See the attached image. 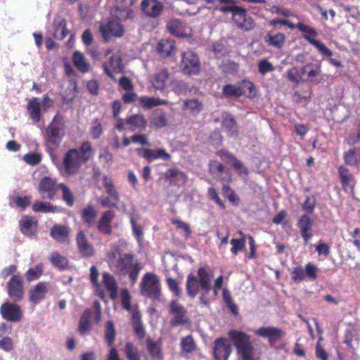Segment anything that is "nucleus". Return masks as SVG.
Wrapping results in <instances>:
<instances>
[{
  "label": "nucleus",
  "mask_w": 360,
  "mask_h": 360,
  "mask_svg": "<svg viewBox=\"0 0 360 360\" xmlns=\"http://www.w3.org/2000/svg\"><path fill=\"white\" fill-rule=\"evenodd\" d=\"M213 274L208 267H200L197 276L189 274L186 278V292L190 297L194 298L199 292L200 288L208 292L212 290Z\"/></svg>",
  "instance_id": "f257e3e1"
},
{
  "label": "nucleus",
  "mask_w": 360,
  "mask_h": 360,
  "mask_svg": "<svg viewBox=\"0 0 360 360\" xmlns=\"http://www.w3.org/2000/svg\"><path fill=\"white\" fill-rule=\"evenodd\" d=\"M134 255L131 253H125L120 255L117 260L110 268L122 276L128 275L131 285L136 283L142 266L139 262H133Z\"/></svg>",
  "instance_id": "f03ea898"
},
{
  "label": "nucleus",
  "mask_w": 360,
  "mask_h": 360,
  "mask_svg": "<svg viewBox=\"0 0 360 360\" xmlns=\"http://www.w3.org/2000/svg\"><path fill=\"white\" fill-rule=\"evenodd\" d=\"M229 335L240 360H255V348L248 334L233 330L229 331Z\"/></svg>",
  "instance_id": "7ed1b4c3"
},
{
  "label": "nucleus",
  "mask_w": 360,
  "mask_h": 360,
  "mask_svg": "<svg viewBox=\"0 0 360 360\" xmlns=\"http://www.w3.org/2000/svg\"><path fill=\"white\" fill-rule=\"evenodd\" d=\"M140 290L146 297L159 300L161 295V285L158 276L151 272L144 274L140 283Z\"/></svg>",
  "instance_id": "20e7f679"
},
{
  "label": "nucleus",
  "mask_w": 360,
  "mask_h": 360,
  "mask_svg": "<svg viewBox=\"0 0 360 360\" xmlns=\"http://www.w3.org/2000/svg\"><path fill=\"white\" fill-rule=\"evenodd\" d=\"M182 72L187 75H197L200 73L201 64L198 55L191 51L181 53L180 65Z\"/></svg>",
  "instance_id": "39448f33"
},
{
  "label": "nucleus",
  "mask_w": 360,
  "mask_h": 360,
  "mask_svg": "<svg viewBox=\"0 0 360 360\" xmlns=\"http://www.w3.org/2000/svg\"><path fill=\"white\" fill-rule=\"evenodd\" d=\"M65 134L63 123L53 120L46 131L45 139L47 145L51 148H56Z\"/></svg>",
  "instance_id": "423d86ee"
},
{
  "label": "nucleus",
  "mask_w": 360,
  "mask_h": 360,
  "mask_svg": "<svg viewBox=\"0 0 360 360\" xmlns=\"http://www.w3.org/2000/svg\"><path fill=\"white\" fill-rule=\"evenodd\" d=\"M169 313L171 315L169 323L172 327L183 326L188 323L187 309L183 305L179 304L177 301L172 300L170 302Z\"/></svg>",
  "instance_id": "0eeeda50"
},
{
  "label": "nucleus",
  "mask_w": 360,
  "mask_h": 360,
  "mask_svg": "<svg viewBox=\"0 0 360 360\" xmlns=\"http://www.w3.org/2000/svg\"><path fill=\"white\" fill-rule=\"evenodd\" d=\"M84 163L79 157L77 148H72L67 151L63 158V165L65 172L70 175L77 173L82 164Z\"/></svg>",
  "instance_id": "6e6552de"
},
{
  "label": "nucleus",
  "mask_w": 360,
  "mask_h": 360,
  "mask_svg": "<svg viewBox=\"0 0 360 360\" xmlns=\"http://www.w3.org/2000/svg\"><path fill=\"white\" fill-rule=\"evenodd\" d=\"M99 31L105 41H108L111 36L120 37L124 33L122 25L115 20H109L107 23H101Z\"/></svg>",
  "instance_id": "1a4fd4ad"
},
{
  "label": "nucleus",
  "mask_w": 360,
  "mask_h": 360,
  "mask_svg": "<svg viewBox=\"0 0 360 360\" xmlns=\"http://www.w3.org/2000/svg\"><path fill=\"white\" fill-rule=\"evenodd\" d=\"M140 9L145 15L157 18L162 14L164 5L158 0H141Z\"/></svg>",
  "instance_id": "9d476101"
},
{
  "label": "nucleus",
  "mask_w": 360,
  "mask_h": 360,
  "mask_svg": "<svg viewBox=\"0 0 360 360\" xmlns=\"http://www.w3.org/2000/svg\"><path fill=\"white\" fill-rule=\"evenodd\" d=\"M7 291L9 297L14 301H20L23 298L24 288L21 277L15 275L7 283Z\"/></svg>",
  "instance_id": "9b49d317"
},
{
  "label": "nucleus",
  "mask_w": 360,
  "mask_h": 360,
  "mask_svg": "<svg viewBox=\"0 0 360 360\" xmlns=\"http://www.w3.org/2000/svg\"><path fill=\"white\" fill-rule=\"evenodd\" d=\"M313 225L314 220L307 214L300 216L297 220L296 226L300 229V235L305 244L312 238Z\"/></svg>",
  "instance_id": "f8f14e48"
},
{
  "label": "nucleus",
  "mask_w": 360,
  "mask_h": 360,
  "mask_svg": "<svg viewBox=\"0 0 360 360\" xmlns=\"http://www.w3.org/2000/svg\"><path fill=\"white\" fill-rule=\"evenodd\" d=\"M231 351V346L226 339L220 338L214 340L213 355L215 360H228Z\"/></svg>",
  "instance_id": "ddd939ff"
},
{
  "label": "nucleus",
  "mask_w": 360,
  "mask_h": 360,
  "mask_svg": "<svg viewBox=\"0 0 360 360\" xmlns=\"http://www.w3.org/2000/svg\"><path fill=\"white\" fill-rule=\"evenodd\" d=\"M232 20L236 25L241 20H245V23L240 25V29L245 32L252 30L255 25L252 18L248 14L247 10L240 6H238L233 13Z\"/></svg>",
  "instance_id": "4468645a"
},
{
  "label": "nucleus",
  "mask_w": 360,
  "mask_h": 360,
  "mask_svg": "<svg viewBox=\"0 0 360 360\" xmlns=\"http://www.w3.org/2000/svg\"><path fill=\"white\" fill-rule=\"evenodd\" d=\"M58 188V185L56 184V181L50 177L46 176L41 180L38 191L43 198L52 200Z\"/></svg>",
  "instance_id": "2eb2a0df"
},
{
  "label": "nucleus",
  "mask_w": 360,
  "mask_h": 360,
  "mask_svg": "<svg viewBox=\"0 0 360 360\" xmlns=\"http://www.w3.org/2000/svg\"><path fill=\"white\" fill-rule=\"evenodd\" d=\"M137 153L146 159L148 162H152L157 159L163 160H169L171 155L166 151L165 148L150 149L145 148H139L136 150Z\"/></svg>",
  "instance_id": "dca6fc26"
},
{
  "label": "nucleus",
  "mask_w": 360,
  "mask_h": 360,
  "mask_svg": "<svg viewBox=\"0 0 360 360\" xmlns=\"http://www.w3.org/2000/svg\"><path fill=\"white\" fill-rule=\"evenodd\" d=\"M2 317L8 321L17 322L22 318L20 307L13 303L5 302L0 307Z\"/></svg>",
  "instance_id": "f3484780"
},
{
  "label": "nucleus",
  "mask_w": 360,
  "mask_h": 360,
  "mask_svg": "<svg viewBox=\"0 0 360 360\" xmlns=\"http://www.w3.org/2000/svg\"><path fill=\"white\" fill-rule=\"evenodd\" d=\"M77 246L79 252L84 257H91L94 255V246L89 242L86 234L83 231H79L76 236Z\"/></svg>",
  "instance_id": "a211bd4d"
},
{
  "label": "nucleus",
  "mask_w": 360,
  "mask_h": 360,
  "mask_svg": "<svg viewBox=\"0 0 360 360\" xmlns=\"http://www.w3.org/2000/svg\"><path fill=\"white\" fill-rule=\"evenodd\" d=\"M115 216V212L110 210L102 213L101 217L97 222V229L101 233L105 235H110L112 233V221Z\"/></svg>",
  "instance_id": "6ab92c4d"
},
{
  "label": "nucleus",
  "mask_w": 360,
  "mask_h": 360,
  "mask_svg": "<svg viewBox=\"0 0 360 360\" xmlns=\"http://www.w3.org/2000/svg\"><path fill=\"white\" fill-rule=\"evenodd\" d=\"M255 333L260 337L268 338L269 341H278L285 335L283 330L274 326L261 327L255 330Z\"/></svg>",
  "instance_id": "aec40b11"
},
{
  "label": "nucleus",
  "mask_w": 360,
  "mask_h": 360,
  "mask_svg": "<svg viewBox=\"0 0 360 360\" xmlns=\"http://www.w3.org/2000/svg\"><path fill=\"white\" fill-rule=\"evenodd\" d=\"M103 68L106 75L113 80H116L110 70L112 68L115 72H122L124 67L122 59L119 55L114 54L110 56L108 63H103Z\"/></svg>",
  "instance_id": "412c9836"
},
{
  "label": "nucleus",
  "mask_w": 360,
  "mask_h": 360,
  "mask_svg": "<svg viewBox=\"0 0 360 360\" xmlns=\"http://www.w3.org/2000/svg\"><path fill=\"white\" fill-rule=\"evenodd\" d=\"M167 29L176 37H186L188 34L189 27L179 19H172L167 23Z\"/></svg>",
  "instance_id": "4be33fe9"
},
{
  "label": "nucleus",
  "mask_w": 360,
  "mask_h": 360,
  "mask_svg": "<svg viewBox=\"0 0 360 360\" xmlns=\"http://www.w3.org/2000/svg\"><path fill=\"white\" fill-rule=\"evenodd\" d=\"M47 292L46 283L39 282L29 290L30 301L34 304L39 303L45 298Z\"/></svg>",
  "instance_id": "5701e85b"
},
{
  "label": "nucleus",
  "mask_w": 360,
  "mask_h": 360,
  "mask_svg": "<svg viewBox=\"0 0 360 360\" xmlns=\"http://www.w3.org/2000/svg\"><path fill=\"white\" fill-rule=\"evenodd\" d=\"M164 176L171 184L175 186H182L187 181L186 175L177 168H170L167 169Z\"/></svg>",
  "instance_id": "b1692460"
},
{
  "label": "nucleus",
  "mask_w": 360,
  "mask_h": 360,
  "mask_svg": "<svg viewBox=\"0 0 360 360\" xmlns=\"http://www.w3.org/2000/svg\"><path fill=\"white\" fill-rule=\"evenodd\" d=\"M124 122L129 126V129L131 131L136 130L143 131L147 127V121L144 115L141 114H135L128 117Z\"/></svg>",
  "instance_id": "393cba45"
},
{
  "label": "nucleus",
  "mask_w": 360,
  "mask_h": 360,
  "mask_svg": "<svg viewBox=\"0 0 360 360\" xmlns=\"http://www.w3.org/2000/svg\"><path fill=\"white\" fill-rule=\"evenodd\" d=\"M285 35L276 31L269 32L265 37V42L270 46L281 49L285 42Z\"/></svg>",
  "instance_id": "a878e982"
},
{
  "label": "nucleus",
  "mask_w": 360,
  "mask_h": 360,
  "mask_svg": "<svg viewBox=\"0 0 360 360\" xmlns=\"http://www.w3.org/2000/svg\"><path fill=\"white\" fill-rule=\"evenodd\" d=\"M53 32L52 37L58 40H63L68 34L66 20L61 18H55L53 22Z\"/></svg>",
  "instance_id": "bb28decb"
},
{
  "label": "nucleus",
  "mask_w": 360,
  "mask_h": 360,
  "mask_svg": "<svg viewBox=\"0 0 360 360\" xmlns=\"http://www.w3.org/2000/svg\"><path fill=\"white\" fill-rule=\"evenodd\" d=\"M176 50L174 41L169 39H161L157 45V51L162 57L171 56Z\"/></svg>",
  "instance_id": "cd10ccee"
},
{
  "label": "nucleus",
  "mask_w": 360,
  "mask_h": 360,
  "mask_svg": "<svg viewBox=\"0 0 360 360\" xmlns=\"http://www.w3.org/2000/svg\"><path fill=\"white\" fill-rule=\"evenodd\" d=\"M338 172L343 189L346 191L352 189L354 186V176L349 169L341 165L338 167Z\"/></svg>",
  "instance_id": "c85d7f7f"
},
{
  "label": "nucleus",
  "mask_w": 360,
  "mask_h": 360,
  "mask_svg": "<svg viewBox=\"0 0 360 360\" xmlns=\"http://www.w3.org/2000/svg\"><path fill=\"white\" fill-rule=\"evenodd\" d=\"M222 128L229 136L236 137L238 135V127L234 117L228 113L223 115Z\"/></svg>",
  "instance_id": "c756f323"
},
{
  "label": "nucleus",
  "mask_w": 360,
  "mask_h": 360,
  "mask_svg": "<svg viewBox=\"0 0 360 360\" xmlns=\"http://www.w3.org/2000/svg\"><path fill=\"white\" fill-rule=\"evenodd\" d=\"M102 282L108 291H109L110 298L112 300L116 299L117 297V285L113 276L108 272H103Z\"/></svg>",
  "instance_id": "7c9ffc66"
},
{
  "label": "nucleus",
  "mask_w": 360,
  "mask_h": 360,
  "mask_svg": "<svg viewBox=\"0 0 360 360\" xmlns=\"http://www.w3.org/2000/svg\"><path fill=\"white\" fill-rule=\"evenodd\" d=\"M97 211L91 205L85 207L81 213L82 221L86 224L88 228L93 227L96 223Z\"/></svg>",
  "instance_id": "2f4dec72"
},
{
  "label": "nucleus",
  "mask_w": 360,
  "mask_h": 360,
  "mask_svg": "<svg viewBox=\"0 0 360 360\" xmlns=\"http://www.w3.org/2000/svg\"><path fill=\"white\" fill-rule=\"evenodd\" d=\"M72 62L75 68L82 73L88 72L91 69V65L87 62L86 57L79 51L74 52Z\"/></svg>",
  "instance_id": "473e14b6"
},
{
  "label": "nucleus",
  "mask_w": 360,
  "mask_h": 360,
  "mask_svg": "<svg viewBox=\"0 0 360 360\" xmlns=\"http://www.w3.org/2000/svg\"><path fill=\"white\" fill-rule=\"evenodd\" d=\"M27 109L30 118L34 122H38L41 118V103L37 98H31L27 105Z\"/></svg>",
  "instance_id": "72a5a7b5"
},
{
  "label": "nucleus",
  "mask_w": 360,
  "mask_h": 360,
  "mask_svg": "<svg viewBox=\"0 0 360 360\" xmlns=\"http://www.w3.org/2000/svg\"><path fill=\"white\" fill-rule=\"evenodd\" d=\"M182 109L193 115H198L203 109L202 103L198 98H188L184 101Z\"/></svg>",
  "instance_id": "f704fd0d"
},
{
  "label": "nucleus",
  "mask_w": 360,
  "mask_h": 360,
  "mask_svg": "<svg viewBox=\"0 0 360 360\" xmlns=\"http://www.w3.org/2000/svg\"><path fill=\"white\" fill-rule=\"evenodd\" d=\"M169 73L167 69L163 68L160 70L154 75V77L152 80L153 86L156 89H164L169 79Z\"/></svg>",
  "instance_id": "c9c22d12"
},
{
  "label": "nucleus",
  "mask_w": 360,
  "mask_h": 360,
  "mask_svg": "<svg viewBox=\"0 0 360 360\" xmlns=\"http://www.w3.org/2000/svg\"><path fill=\"white\" fill-rule=\"evenodd\" d=\"M20 230L27 236L34 235L37 230V223L34 219L25 217L20 221Z\"/></svg>",
  "instance_id": "e433bc0d"
},
{
  "label": "nucleus",
  "mask_w": 360,
  "mask_h": 360,
  "mask_svg": "<svg viewBox=\"0 0 360 360\" xmlns=\"http://www.w3.org/2000/svg\"><path fill=\"white\" fill-rule=\"evenodd\" d=\"M343 157L347 165L355 166L360 163V151L357 148L354 147L345 152Z\"/></svg>",
  "instance_id": "4c0bfd02"
},
{
  "label": "nucleus",
  "mask_w": 360,
  "mask_h": 360,
  "mask_svg": "<svg viewBox=\"0 0 360 360\" xmlns=\"http://www.w3.org/2000/svg\"><path fill=\"white\" fill-rule=\"evenodd\" d=\"M139 103L143 108L150 109L155 106L166 105L168 101L158 97L141 96Z\"/></svg>",
  "instance_id": "58836bf2"
},
{
  "label": "nucleus",
  "mask_w": 360,
  "mask_h": 360,
  "mask_svg": "<svg viewBox=\"0 0 360 360\" xmlns=\"http://www.w3.org/2000/svg\"><path fill=\"white\" fill-rule=\"evenodd\" d=\"M68 227L64 225H54L50 232V235L56 240L64 241L68 236Z\"/></svg>",
  "instance_id": "ea45409f"
},
{
  "label": "nucleus",
  "mask_w": 360,
  "mask_h": 360,
  "mask_svg": "<svg viewBox=\"0 0 360 360\" xmlns=\"http://www.w3.org/2000/svg\"><path fill=\"white\" fill-rule=\"evenodd\" d=\"M241 96H244L247 98H253L256 95V89L254 84L249 80H243L238 82Z\"/></svg>",
  "instance_id": "a19ab883"
},
{
  "label": "nucleus",
  "mask_w": 360,
  "mask_h": 360,
  "mask_svg": "<svg viewBox=\"0 0 360 360\" xmlns=\"http://www.w3.org/2000/svg\"><path fill=\"white\" fill-rule=\"evenodd\" d=\"M166 112L162 109L155 110L151 116V123L156 127H164L167 124Z\"/></svg>",
  "instance_id": "79ce46f5"
},
{
  "label": "nucleus",
  "mask_w": 360,
  "mask_h": 360,
  "mask_svg": "<svg viewBox=\"0 0 360 360\" xmlns=\"http://www.w3.org/2000/svg\"><path fill=\"white\" fill-rule=\"evenodd\" d=\"M79 157L84 162H87L94 155V150L91 143L86 141L82 143L79 148L77 149Z\"/></svg>",
  "instance_id": "37998d69"
},
{
  "label": "nucleus",
  "mask_w": 360,
  "mask_h": 360,
  "mask_svg": "<svg viewBox=\"0 0 360 360\" xmlns=\"http://www.w3.org/2000/svg\"><path fill=\"white\" fill-rule=\"evenodd\" d=\"M103 184L105 188L106 193H108L109 196L115 202H119L120 195L116 188L115 187V185L112 179L105 176L103 178Z\"/></svg>",
  "instance_id": "c03bdc74"
},
{
  "label": "nucleus",
  "mask_w": 360,
  "mask_h": 360,
  "mask_svg": "<svg viewBox=\"0 0 360 360\" xmlns=\"http://www.w3.org/2000/svg\"><path fill=\"white\" fill-rule=\"evenodd\" d=\"M181 353L189 354L196 349V344L192 335H189L181 338L180 342Z\"/></svg>",
  "instance_id": "a18cd8bd"
},
{
  "label": "nucleus",
  "mask_w": 360,
  "mask_h": 360,
  "mask_svg": "<svg viewBox=\"0 0 360 360\" xmlns=\"http://www.w3.org/2000/svg\"><path fill=\"white\" fill-rule=\"evenodd\" d=\"M58 188L61 191L62 198L69 207H72L75 204V197L73 192L65 184H59Z\"/></svg>",
  "instance_id": "49530a36"
},
{
  "label": "nucleus",
  "mask_w": 360,
  "mask_h": 360,
  "mask_svg": "<svg viewBox=\"0 0 360 360\" xmlns=\"http://www.w3.org/2000/svg\"><path fill=\"white\" fill-rule=\"evenodd\" d=\"M34 212H40L44 213L56 212L58 210L57 206L53 205L49 202L36 201L32 205Z\"/></svg>",
  "instance_id": "de8ad7c7"
},
{
  "label": "nucleus",
  "mask_w": 360,
  "mask_h": 360,
  "mask_svg": "<svg viewBox=\"0 0 360 360\" xmlns=\"http://www.w3.org/2000/svg\"><path fill=\"white\" fill-rule=\"evenodd\" d=\"M124 352L128 360H141V354L138 348L131 342L125 345Z\"/></svg>",
  "instance_id": "09e8293b"
},
{
  "label": "nucleus",
  "mask_w": 360,
  "mask_h": 360,
  "mask_svg": "<svg viewBox=\"0 0 360 360\" xmlns=\"http://www.w3.org/2000/svg\"><path fill=\"white\" fill-rule=\"evenodd\" d=\"M306 40L314 46H315L321 55L328 57L333 55L332 51L328 49L326 46L321 41L311 38L309 36L306 37Z\"/></svg>",
  "instance_id": "8fccbe9b"
},
{
  "label": "nucleus",
  "mask_w": 360,
  "mask_h": 360,
  "mask_svg": "<svg viewBox=\"0 0 360 360\" xmlns=\"http://www.w3.org/2000/svg\"><path fill=\"white\" fill-rule=\"evenodd\" d=\"M120 255H122L120 247L117 244H112L107 252V259L110 267L115 264Z\"/></svg>",
  "instance_id": "3c124183"
},
{
  "label": "nucleus",
  "mask_w": 360,
  "mask_h": 360,
  "mask_svg": "<svg viewBox=\"0 0 360 360\" xmlns=\"http://www.w3.org/2000/svg\"><path fill=\"white\" fill-rule=\"evenodd\" d=\"M316 199L314 195H309L306 197L305 200L302 205V209L309 215L314 213L316 205Z\"/></svg>",
  "instance_id": "603ef678"
},
{
  "label": "nucleus",
  "mask_w": 360,
  "mask_h": 360,
  "mask_svg": "<svg viewBox=\"0 0 360 360\" xmlns=\"http://www.w3.org/2000/svg\"><path fill=\"white\" fill-rule=\"evenodd\" d=\"M51 262L53 265L58 267L60 270H64L68 267V259L60 255L58 252H53L51 256Z\"/></svg>",
  "instance_id": "864d4df0"
},
{
  "label": "nucleus",
  "mask_w": 360,
  "mask_h": 360,
  "mask_svg": "<svg viewBox=\"0 0 360 360\" xmlns=\"http://www.w3.org/2000/svg\"><path fill=\"white\" fill-rule=\"evenodd\" d=\"M222 93L226 97L238 98L241 96V92L239 89L238 83L236 84H228L224 85L222 89Z\"/></svg>",
  "instance_id": "5fc2aeb1"
},
{
  "label": "nucleus",
  "mask_w": 360,
  "mask_h": 360,
  "mask_svg": "<svg viewBox=\"0 0 360 360\" xmlns=\"http://www.w3.org/2000/svg\"><path fill=\"white\" fill-rule=\"evenodd\" d=\"M92 316V311L90 309H86L83 313L80 321L79 329V331L82 333H84L90 328V320Z\"/></svg>",
  "instance_id": "6e6d98bb"
},
{
  "label": "nucleus",
  "mask_w": 360,
  "mask_h": 360,
  "mask_svg": "<svg viewBox=\"0 0 360 360\" xmlns=\"http://www.w3.org/2000/svg\"><path fill=\"white\" fill-rule=\"evenodd\" d=\"M115 338V329L112 321L106 323L105 329V339L109 346L112 345Z\"/></svg>",
  "instance_id": "4d7b16f0"
},
{
  "label": "nucleus",
  "mask_w": 360,
  "mask_h": 360,
  "mask_svg": "<svg viewBox=\"0 0 360 360\" xmlns=\"http://www.w3.org/2000/svg\"><path fill=\"white\" fill-rule=\"evenodd\" d=\"M307 81L312 82L314 79L316 77L321 73V63H307Z\"/></svg>",
  "instance_id": "13d9d810"
},
{
  "label": "nucleus",
  "mask_w": 360,
  "mask_h": 360,
  "mask_svg": "<svg viewBox=\"0 0 360 360\" xmlns=\"http://www.w3.org/2000/svg\"><path fill=\"white\" fill-rule=\"evenodd\" d=\"M103 133V128L98 119H94L89 128V134L93 139H98Z\"/></svg>",
  "instance_id": "bf43d9fd"
},
{
  "label": "nucleus",
  "mask_w": 360,
  "mask_h": 360,
  "mask_svg": "<svg viewBox=\"0 0 360 360\" xmlns=\"http://www.w3.org/2000/svg\"><path fill=\"white\" fill-rule=\"evenodd\" d=\"M147 347L153 358L158 359H162V354L161 353L160 347L158 343L151 340H148Z\"/></svg>",
  "instance_id": "052dcab7"
},
{
  "label": "nucleus",
  "mask_w": 360,
  "mask_h": 360,
  "mask_svg": "<svg viewBox=\"0 0 360 360\" xmlns=\"http://www.w3.org/2000/svg\"><path fill=\"white\" fill-rule=\"evenodd\" d=\"M43 269L41 266L37 265L34 268L29 269L26 274V278L28 281H32L39 278L42 274Z\"/></svg>",
  "instance_id": "680f3d73"
},
{
  "label": "nucleus",
  "mask_w": 360,
  "mask_h": 360,
  "mask_svg": "<svg viewBox=\"0 0 360 360\" xmlns=\"http://www.w3.org/2000/svg\"><path fill=\"white\" fill-rule=\"evenodd\" d=\"M167 284L169 289L174 293L176 297H180L182 295V290L179 287V283L174 278H167Z\"/></svg>",
  "instance_id": "e2e57ef3"
},
{
  "label": "nucleus",
  "mask_w": 360,
  "mask_h": 360,
  "mask_svg": "<svg viewBox=\"0 0 360 360\" xmlns=\"http://www.w3.org/2000/svg\"><path fill=\"white\" fill-rule=\"evenodd\" d=\"M274 70V67L271 63L268 61L266 59H262L258 63V71L259 72L264 75L266 73L271 72Z\"/></svg>",
  "instance_id": "0e129e2a"
},
{
  "label": "nucleus",
  "mask_w": 360,
  "mask_h": 360,
  "mask_svg": "<svg viewBox=\"0 0 360 360\" xmlns=\"http://www.w3.org/2000/svg\"><path fill=\"white\" fill-rule=\"evenodd\" d=\"M231 244L232 245L231 252L236 255L240 251L243 250L245 248V240L244 238H233L231 240Z\"/></svg>",
  "instance_id": "69168bd1"
},
{
  "label": "nucleus",
  "mask_w": 360,
  "mask_h": 360,
  "mask_svg": "<svg viewBox=\"0 0 360 360\" xmlns=\"http://www.w3.org/2000/svg\"><path fill=\"white\" fill-rule=\"evenodd\" d=\"M297 28L300 32L304 33V38L305 39H306L307 36H309L311 38H314L317 36V32L314 28H312L305 24H303L302 22H299L297 24Z\"/></svg>",
  "instance_id": "338daca9"
},
{
  "label": "nucleus",
  "mask_w": 360,
  "mask_h": 360,
  "mask_svg": "<svg viewBox=\"0 0 360 360\" xmlns=\"http://www.w3.org/2000/svg\"><path fill=\"white\" fill-rule=\"evenodd\" d=\"M286 74L287 78L292 82L299 84L302 80V75L296 67L288 70Z\"/></svg>",
  "instance_id": "774afa93"
}]
</instances>
